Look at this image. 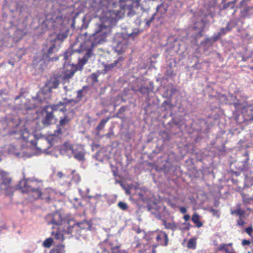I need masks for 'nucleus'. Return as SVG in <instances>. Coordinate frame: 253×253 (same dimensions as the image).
Returning a JSON list of instances; mask_svg holds the SVG:
<instances>
[{"label":"nucleus","instance_id":"f257e3e1","mask_svg":"<svg viewBox=\"0 0 253 253\" xmlns=\"http://www.w3.org/2000/svg\"><path fill=\"white\" fill-rule=\"evenodd\" d=\"M38 182L33 179H22L19 184L12 185V178L9 176L8 172L4 170L0 171V195L2 193L7 196L12 195L16 190H21L22 193L31 192L36 189Z\"/></svg>","mask_w":253,"mask_h":253},{"label":"nucleus","instance_id":"f03ea898","mask_svg":"<svg viewBox=\"0 0 253 253\" xmlns=\"http://www.w3.org/2000/svg\"><path fill=\"white\" fill-rule=\"evenodd\" d=\"M109 29V27L104 24L97 25L95 33L90 39L84 41L81 44L80 49L82 51H86V52L82 58L79 59L78 64L79 66L82 68L86 63L88 58L93 55V49L94 47L105 41Z\"/></svg>","mask_w":253,"mask_h":253},{"label":"nucleus","instance_id":"7ed1b4c3","mask_svg":"<svg viewBox=\"0 0 253 253\" xmlns=\"http://www.w3.org/2000/svg\"><path fill=\"white\" fill-rule=\"evenodd\" d=\"M59 81L57 77H51L48 83L37 93L36 100L40 103H47L51 97L52 89L56 88L59 84Z\"/></svg>","mask_w":253,"mask_h":253},{"label":"nucleus","instance_id":"20e7f679","mask_svg":"<svg viewBox=\"0 0 253 253\" xmlns=\"http://www.w3.org/2000/svg\"><path fill=\"white\" fill-rule=\"evenodd\" d=\"M57 216L60 217V214L55 215L54 217L50 221L49 223L59 225L58 231L56 232H52V234L54 235V238L59 240V241H63L64 240V234H69L73 233L74 226H70L69 222L66 220L57 221L55 219L56 216Z\"/></svg>","mask_w":253,"mask_h":253},{"label":"nucleus","instance_id":"39448f33","mask_svg":"<svg viewBox=\"0 0 253 253\" xmlns=\"http://www.w3.org/2000/svg\"><path fill=\"white\" fill-rule=\"evenodd\" d=\"M58 48L56 46L55 41H51V40H47L43 44V46L42 49V58L48 61H56L58 60L57 57H54L53 54L57 52Z\"/></svg>","mask_w":253,"mask_h":253},{"label":"nucleus","instance_id":"423d86ee","mask_svg":"<svg viewBox=\"0 0 253 253\" xmlns=\"http://www.w3.org/2000/svg\"><path fill=\"white\" fill-rule=\"evenodd\" d=\"M233 105L236 110L241 111L245 121L253 120V105L247 102H240L239 100L234 101Z\"/></svg>","mask_w":253,"mask_h":253},{"label":"nucleus","instance_id":"0eeeda50","mask_svg":"<svg viewBox=\"0 0 253 253\" xmlns=\"http://www.w3.org/2000/svg\"><path fill=\"white\" fill-rule=\"evenodd\" d=\"M168 6L166 3H162L158 5L157 7L156 12L153 14L149 19L146 20V25L149 27L155 19V17L158 20L164 17L168 10Z\"/></svg>","mask_w":253,"mask_h":253},{"label":"nucleus","instance_id":"6e6552de","mask_svg":"<svg viewBox=\"0 0 253 253\" xmlns=\"http://www.w3.org/2000/svg\"><path fill=\"white\" fill-rule=\"evenodd\" d=\"M238 7L243 8L240 11L241 16L247 17L253 10V0H242L240 2Z\"/></svg>","mask_w":253,"mask_h":253},{"label":"nucleus","instance_id":"1a4fd4ad","mask_svg":"<svg viewBox=\"0 0 253 253\" xmlns=\"http://www.w3.org/2000/svg\"><path fill=\"white\" fill-rule=\"evenodd\" d=\"M71 119L67 116H65L61 118L57 126V129L54 130V135L58 136L65 131V126L68 125Z\"/></svg>","mask_w":253,"mask_h":253},{"label":"nucleus","instance_id":"9d476101","mask_svg":"<svg viewBox=\"0 0 253 253\" xmlns=\"http://www.w3.org/2000/svg\"><path fill=\"white\" fill-rule=\"evenodd\" d=\"M31 192L32 193V196L35 199L41 198L42 199L45 200L47 202H49L51 200V198L48 194L42 193L38 187Z\"/></svg>","mask_w":253,"mask_h":253},{"label":"nucleus","instance_id":"9b49d317","mask_svg":"<svg viewBox=\"0 0 253 253\" xmlns=\"http://www.w3.org/2000/svg\"><path fill=\"white\" fill-rule=\"evenodd\" d=\"M242 156L245 158V159L244 161L241 162V165L239 166V169L242 171H246L250 168L249 163L250 157L249 153L248 152H246L242 155Z\"/></svg>","mask_w":253,"mask_h":253},{"label":"nucleus","instance_id":"f8f14e48","mask_svg":"<svg viewBox=\"0 0 253 253\" xmlns=\"http://www.w3.org/2000/svg\"><path fill=\"white\" fill-rule=\"evenodd\" d=\"M26 34L27 32L24 30L18 28L14 31L11 37L13 42H18L21 40Z\"/></svg>","mask_w":253,"mask_h":253},{"label":"nucleus","instance_id":"ddd939ff","mask_svg":"<svg viewBox=\"0 0 253 253\" xmlns=\"http://www.w3.org/2000/svg\"><path fill=\"white\" fill-rule=\"evenodd\" d=\"M68 105L69 103L60 101L56 104L51 105V108L53 112L58 111L64 113L67 111L66 107Z\"/></svg>","mask_w":253,"mask_h":253},{"label":"nucleus","instance_id":"4468645a","mask_svg":"<svg viewBox=\"0 0 253 253\" xmlns=\"http://www.w3.org/2000/svg\"><path fill=\"white\" fill-rule=\"evenodd\" d=\"M46 112V115L42 120V123L44 126H49L52 124L54 119L52 110L51 112Z\"/></svg>","mask_w":253,"mask_h":253},{"label":"nucleus","instance_id":"2eb2a0df","mask_svg":"<svg viewBox=\"0 0 253 253\" xmlns=\"http://www.w3.org/2000/svg\"><path fill=\"white\" fill-rule=\"evenodd\" d=\"M72 226H74L73 228H80L82 230H84L86 231L90 230L92 227V224L88 221L84 220L81 222H79L76 225H72Z\"/></svg>","mask_w":253,"mask_h":253},{"label":"nucleus","instance_id":"dca6fc26","mask_svg":"<svg viewBox=\"0 0 253 253\" xmlns=\"http://www.w3.org/2000/svg\"><path fill=\"white\" fill-rule=\"evenodd\" d=\"M162 221L163 224L164 225L165 228L167 229H170L174 231L178 229V224L175 223L174 221L172 222H168L164 219L162 220Z\"/></svg>","mask_w":253,"mask_h":253},{"label":"nucleus","instance_id":"f3484780","mask_svg":"<svg viewBox=\"0 0 253 253\" xmlns=\"http://www.w3.org/2000/svg\"><path fill=\"white\" fill-rule=\"evenodd\" d=\"M246 213V211L242 210L240 208V204L237 205V208L235 210L231 211V214L232 215H236L239 217H244Z\"/></svg>","mask_w":253,"mask_h":253},{"label":"nucleus","instance_id":"a211bd4d","mask_svg":"<svg viewBox=\"0 0 253 253\" xmlns=\"http://www.w3.org/2000/svg\"><path fill=\"white\" fill-rule=\"evenodd\" d=\"M232 245L233 244L231 243L229 244H221L217 247V250L218 251H224L226 253H228L230 251V250H233V249L232 247Z\"/></svg>","mask_w":253,"mask_h":253},{"label":"nucleus","instance_id":"6ab92c4d","mask_svg":"<svg viewBox=\"0 0 253 253\" xmlns=\"http://www.w3.org/2000/svg\"><path fill=\"white\" fill-rule=\"evenodd\" d=\"M74 157L78 161L84 160V153L83 151L73 150Z\"/></svg>","mask_w":253,"mask_h":253},{"label":"nucleus","instance_id":"aec40b11","mask_svg":"<svg viewBox=\"0 0 253 253\" xmlns=\"http://www.w3.org/2000/svg\"><path fill=\"white\" fill-rule=\"evenodd\" d=\"M50 253H65V246L63 244H59L56 246L51 251Z\"/></svg>","mask_w":253,"mask_h":253},{"label":"nucleus","instance_id":"412c9836","mask_svg":"<svg viewBox=\"0 0 253 253\" xmlns=\"http://www.w3.org/2000/svg\"><path fill=\"white\" fill-rule=\"evenodd\" d=\"M191 220L193 223L196 224V226L198 228H200L202 226L203 223L200 221V216L197 213H195L192 215Z\"/></svg>","mask_w":253,"mask_h":253},{"label":"nucleus","instance_id":"4be33fe9","mask_svg":"<svg viewBox=\"0 0 253 253\" xmlns=\"http://www.w3.org/2000/svg\"><path fill=\"white\" fill-rule=\"evenodd\" d=\"M120 61H123V59L122 58H119L118 60H115L114 61V62L111 63V64L105 65L104 66L105 71L108 72V71L111 70V69H112L115 67H116L118 65V63H119V62Z\"/></svg>","mask_w":253,"mask_h":253},{"label":"nucleus","instance_id":"5701e85b","mask_svg":"<svg viewBox=\"0 0 253 253\" xmlns=\"http://www.w3.org/2000/svg\"><path fill=\"white\" fill-rule=\"evenodd\" d=\"M110 119V117H108L106 119H103L99 123V124L97 125V126L96 127V130L98 132H100L101 130H102L104 127L105 126L106 123L109 121V120Z\"/></svg>","mask_w":253,"mask_h":253},{"label":"nucleus","instance_id":"b1692460","mask_svg":"<svg viewBox=\"0 0 253 253\" xmlns=\"http://www.w3.org/2000/svg\"><path fill=\"white\" fill-rule=\"evenodd\" d=\"M75 74V71L74 70H66L63 75V80L66 81L69 80L72 78Z\"/></svg>","mask_w":253,"mask_h":253},{"label":"nucleus","instance_id":"393cba45","mask_svg":"<svg viewBox=\"0 0 253 253\" xmlns=\"http://www.w3.org/2000/svg\"><path fill=\"white\" fill-rule=\"evenodd\" d=\"M67 37V35L65 33H60L57 34L56 37L53 40H51V41H55V43L58 41L62 42L64 39H65Z\"/></svg>","mask_w":253,"mask_h":253},{"label":"nucleus","instance_id":"a878e982","mask_svg":"<svg viewBox=\"0 0 253 253\" xmlns=\"http://www.w3.org/2000/svg\"><path fill=\"white\" fill-rule=\"evenodd\" d=\"M124 46L125 45L123 44L121 42L118 41L117 42V45L116 46V51L120 54H122V53L124 52Z\"/></svg>","mask_w":253,"mask_h":253},{"label":"nucleus","instance_id":"bb28decb","mask_svg":"<svg viewBox=\"0 0 253 253\" xmlns=\"http://www.w3.org/2000/svg\"><path fill=\"white\" fill-rule=\"evenodd\" d=\"M187 247L188 249H195L196 248V240L195 238H191L188 242Z\"/></svg>","mask_w":253,"mask_h":253},{"label":"nucleus","instance_id":"cd10ccee","mask_svg":"<svg viewBox=\"0 0 253 253\" xmlns=\"http://www.w3.org/2000/svg\"><path fill=\"white\" fill-rule=\"evenodd\" d=\"M53 243V239L52 238L46 239L42 243V246L44 248H49Z\"/></svg>","mask_w":253,"mask_h":253},{"label":"nucleus","instance_id":"c85d7f7f","mask_svg":"<svg viewBox=\"0 0 253 253\" xmlns=\"http://www.w3.org/2000/svg\"><path fill=\"white\" fill-rule=\"evenodd\" d=\"M30 136V133L26 129L20 132V137L25 141H28V138Z\"/></svg>","mask_w":253,"mask_h":253},{"label":"nucleus","instance_id":"c756f323","mask_svg":"<svg viewBox=\"0 0 253 253\" xmlns=\"http://www.w3.org/2000/svg\"><path fill=\"white\" fill-rule=\"evenodd\" d=\"M236 0L228 2L223 5L222 9H226L230 7L231 9H234L235 8Z\"/></svg>","mask_w":253,"mask_h":253},{"label":"nucleus","instance_id":"7c9ffc66","mask_svg":"<svg viewBox=\"0 0 253 253\" xmlns=\"http://www.w3.org/2000/svg\"><path fill=\"white\" fill-rule=\"evenodd\" d=\"M209 211L211 212L213 216H216L217 218H219L220 216V211L219 210H215L212 208H211L208 210Z\"/></svg>","mask_w":253,"mask_h":253},{"label":"nucleus","instance_id":"2f4dec72","mask_svg":"<svg viewBox=\"0 0 253 253\" xmlns=\"http://www.w3.org/2000/svg\"><path fill=\"white\" fill-rule=\"evenodd\" d=\"M138 91L143 94L149 93V88L147 86H141L138 89Z\"/></svg>","mask_w":253,"mask_h":253},{"label":"nucleus","instance_id":"473e14b6","mask_svg":"<svg viewBox=\"0 0 253 253\" xmlns=\"http://www.w3.org/2000/svg\"><path fill=\"white\" fill-rule=\"evenodd\" d=\"M230 31V29L229 28L228 26H227L225 28H221L220 31L218 32L219 35H221V36L223 35H225L228 32Z\"/></svg>","mask_w":253,"mask_h":253},{"label":"nucleus","instance_id":"72a5a7b5","mask_svg":"<svg viewBox=\"0 0 253 253\" xmlns=\"http://www.w3.org/2000/svg\"><path fill=\"white\" fill-rule=\"evenodd\" d=\"M98 75L95 73L91 74L90 76V79L93 83H96L98 82Z\"/></svg>","mask_w":253,"mask_h":253},{"label":"nucleus","instance_id":"f704fd0d","mask_svg":"<svg viewBox=\"0 0 253 253\" xmlns=\"http://www.w3.org/2000/svg\"><path fill=\"white\" fill-rule=\"evenodd\" d=\"M118 206L123 211H126L128 208L127 205L126 203L123 202H119L118 204Z\"/></svg>","mask_w":253,"mask_h":253},{"label":"nucleus","instance_id":"c9c22d12","mask_svg":"<svg viewBox=\"0 0 253 253\" xmlns=\"http://www.w3.org/2000/svg\"><path fill=\"white\" fill-rule=\"evenodd\" d=\"M152 234H153V232H149V233H148L147 234H145V236H144L145 239L147 241H151V240H152L153 239H155V237H154L152 236Z\"/></svg>","mask_w":253,"mask_h":253},{"label":"nucleus","instance_id":"e433bc0d","mask_svg":"<svg viewBox=\"0 0 253 253\" xmlns=\"http://www.w3.org/2000/svg\"><path fill=\"white\" fill-rule=\"evenodd\" d=\"M243 217H239L237 220V225L238 226H241L243 227L245 224V221L242 219Z\"/></svg>","mask_w":253,"mask_h":253},{"label":"nucleus","instance_id":"4c0bfd02","mask_svg":"<svg viewBox=\"0 0 253 253\" xmlns=\"http://www.w3.org/2000/svg\"><path fill=\"white\" fill-rule=\"evenodd\" d=\"M83 88L77 91V98L79 101H80L83 97Z\"/></svg>","mask_w":253,"mask_h":253},{"label":"nucleus","instance_id":"58836bf2","mask_svg":"<svg viewBox=\"0 0 253 253\" xmlns=\"http://www.w3.org/2000/svg\"><path fill=\"white\" fill-rule=\"evenodd\" d=\"M109 14L112 15V18L115 20H117L120 17L119 14L115 13L114 11H110Z\"/></svg>","mask_w":253,"mask_h":253},{"label":"nucleus","instance_id":"ea45409f","mask_svg":"<svg viewBox=\"0 0 253 253\" xmlns=\"http://www.w3.org/2000/svg\"><path fill=\"white\" fill-rule=\"evenodd\" d=\"M245 232L251 237L252 236V233L253 232V227L251 226L245 229Z\"/></svg>","mask_w":253,"mask_h":253},{"label":"nucleus","instance_id":"a19ab883","mask_svg":"<svg viewBox=\"0 0 253 253\" xmlns=\"http://www.w3.org/2000/svg\"><path fill=\"white\" fill-rule=\"evenodd\" d=\"M126 106H122L118 110L116 116L117 117H118V115L120 114H122L123 113H124L125 111H126Z\"/></svg>","mask_w":253,"mask_h":253},{"label":"nucleus","instance_id":"79ce46f5","mask_svg":"<svg viewBox=\"0 0 253 253\" xmlns=\"http://www.w3.org/2000/svg\"><path fill=\"white\" fill-rule=\"evenodd\" d=\"M203 28L195 35V38H200L203 36Z\"/></svg>","mask_w":253,"mask_h":253},{"label":"nucleus","instance_id":"37998d69","mask_svg":"<svg viewBox=\"0 0 253 253\" xmlns=\"http://www.w3.org/2000/svg\"><path fill=\"white\" fill-rule=\"evenodd\" d=\"M251 242L250 240H248L246 239H244L242 241V245L243 246H249L251 244Z\"/></svg>","mask_w":253,"mask_h":253},{"label":"nucleus","instance_id":"c03bdc74","mask_svg":"<svg viewBox=\"0 0 253 253\" xmlns=\"http://www.w3.org/2000/svg\"><path fill=\"white\" fill-rule=\"evenodd\" d=\"M179 211H180V212L183 213V214H184V213H185L187 212L186 209L185 208H184V207H180Z\"/></svg>","mask_w":253,"mask_h":253},{"label":"nucleus","instance_id":"a18cd8bd","mask_svg":"<svg viewBox=\"0 0 253 253\" xmlns=\"http://www.w3.org/2000/svg\"><path fill=\"white\" fill-rule=\"evenodd\" d=\"M56 175H57V176L59 178H61L63 177L64 176H65V175L61 171H58Z\"/></svg>","mask_w":253,"mask_h":253},{"label":"nucleus","instance_id":"49530a36","mask_svg":"<svg viewBox=\"0 0 253 253\" xmlns=\"http://www.w3.org/2000/svg\"><path fill=\"white\" fill-rule=\"evenodd\" d=\"M190 218V215L188 214H185L183 216V219L186 221H188Z\"/></svg>","mask_w":253,"mask_h":253},{"label":"nucleus","instance_id":"de8ad7c7","mask_svg":"<svg viewBox=\"0 0 253 253\" xmlns=\"http://www.w3.org/2000/svg\"><path fill=\"white\" fill-rule=\"evenodd\" d=\"M122 6V10L126 11V9H129V5H121Z\"/></svg>","mask_w":253,"mask_h":253},{"label":"nucleus","instance_id":"09e8293b","mask_svg":"<svg viewBox=\"0 0 253 253\" xmlns=\"http://www.w3.org/2000/svg\"><path fill=\"white\" fill-rule=\"evenodd\" d=\"M221 36V35H219V33H218L217 34V35L214 37V38H213L214 41L218 40Z\"/></svg>","mask_w":253,"mask_h":253},{"label":"nucleus","instance_id":"8fccbe9b","mask_svg":"<svg viewBox=\"0 0 253 253\" xmlns=\"http://www.w3.org/2000/svg\"><path fill=\"white\" fill-rule=\"evenodd\" d=\"M135 232L137 233H140L141 232H144V231L143 230L141 229L140 228H138V229H136Z\"/></svg>","mask_w":253,"mask_h":253},{"label":"nucleus","instance_id":"3c124183","mask_svg":"<svg viewBox=\"0 0 253 253\" xmlns=\"http://www.w3.org/2000/svg\"><path fill=\"white\" fill-rule=\"evenodd\" d=\"M233 175L238 176L240 175V173L237 171H233Z\"/></svg>","mask_w":253,"mask_h":253},{"label":"nucleus","instance_id":"603ef678","mask_svg":"<svg viewBox=\"0 0 253 253\" xmlns=\"http://www.w3.org/2000/svg\"><path fill=\"white\" fill-rule=\"evenodd\" d=\"M248 58H249V57H243L242 58V61L245 62L248 60Z\"/></svg>","mask_w":253,"mask_h":253},{"label":"nucleus","instance_id":"864d4df0","mask_svg":"<svg viewBox=\"0 0 253 253\" xmlns=\"http://www.w3.org/2000/svg\"><path fill=\"white\" fill-rule=\"evenodd\" d=\"M108 3H114L115 1L114 0H106Z\"/></svg>","mask_w":253,"mask_h":253},{"label":"nucleus","instance_id":"5fc2aeb1","mask_svg":"<svg viewBox=\"0 0 253 253\" xmlns=\"http://www.w3.org/2000/svg\"><path fill=\"white\" fill-rule=\"evenodd\" d=\"M7 20L9 23V27H12L13 25V23L10 20H8V19Z\"/></svg>","mask_w":253,"mask_h":253},{"label":"nucleus","instance_id":"6e6d98bb","mask_svg":"<svg viewBox=\"0 0 253 253\" xmlns=\"http://www.w3.org/2000/svg\"><path fill=\"white\" fill-rule=\"evenodd\" d=\"M137 35V33H131V34L129 35V36H130H130H132V37H133V38H134V36H136Z\"/></svg>","mask_w":253,"mask_h":253},{"label":"nucleus","instance_id":"4d7b16f0","mask_svg":"<svg viewBox=\"0 0 253 253\" xmlns=\"http://www.w3.org/2000/svg\"><path fill=\"white\" fill-rule=\"evenodd\" d=\"M186 224L187 225V227L186 229H189L190 228V226H191V224L189 223H187Z\"/></svg>","mask_w":253,"mask_h":253},{"label":"nucleus","instance_id":"13d9d810","mask_svg":"<svg viewBox=\"0 0 253 253\" xmlns=\"http://www.w3.org/2000/svg\"><path fill=\"white\" fill-rule=\"evenodd\" d=\"M232 181H233V183H234V184H237V181L236 180L232 179Z\"/></svg>","mask_w":253,"mask_h":253},{"label":"nucleus","instance_id":"bf43d9fd","mask_svg":"<svg viewBox=\"0 0 253 253\" xmlns=\"http://www.w3.org/2000/svg\"><path fill=\"white\" fill-rule=\"evenodd\" d=\"M218 205H219L218 202H215V203H214V206L215 207H218Z\"/></svg>","mask_w":253,"mask_h":253},{"label":"nucleus","instance_id":"052dcab7","mask_svg":"<svg viewBox=\"0 0 253 253\" xmlns=\"http://www.w3.org/2000/svg\"><path fill=\"white\" fill-rule=\"evenodd\" d=\"M247 68L250 69H251V70H253V67H252V66H250L248 65L247 66Z\"/></svg>","mask_w":253,"mask_h":253},{"label":"nucleus","instance_id":"680f3d73","mask_svg":"<svg viewBox=\"0 0 253 253\" xmlns=\"http://www.w3.org/2000/svg\"><path fill=\"white\" fill-rule=\"evenodd\" d=\"M228 253H236L235 252L230 251Z\"/></svg>","mask_w":253,"mask_h":253},{"label":"nucleus","instance_id":"e2e57ef3","mask_svg":"<svg viewBox=\"0 0 253 253\" xmlns=\"http://www.w3.org/2000/svg\"><path fill=\"white\" fill-rule=\"evenodd\" d=\"M48 107V106H46L45 108H44V110L45 111V109L46 108H47Z\"/></svg>","mask_w":253,"mask_h":253},{"label":"nucleus","instance_id":"0e129e2a","mask_svg":"<svg viewBox=\"0 0 253 253\" xmlns=\"http://www.w3.org/2000/svg\"><path fill=\"white\" fill-rule=\"evenodd\" d=\"M106 135H107L108 137H109L110 134H109V133H107V134H106Z\"/></svg>","mask_w":253,"mask_h":253},{"label":"nucleus","instance_id":"69168bd1","mask_svg":"<svg viewBox=\"0 0 253 253\" xmlns=\"http://www.w3.org/2000/svg\"><path fill=\"white\" fill-rule=\"evenodd\" d=\"M132 1H135L136 2H138L139 0H132Z\"/></svg>","mask_w":253,"mask_h":253},{"label":"nucleus","instance_id":"338daca9","mask_svg":"<svg viewBox=\"0 0 253 253\" xmlns=\"http://www.w3.org/2000/svg\"><path fill=\"white\" fill-rule=\"evenodd\" d=\"M125 11L123 12H122V14H125Z\"/></svg>","mask_w":253,"mask_h":253},{"label":"nucleus","instance_id":"774afa93","mask_svg":"<svg viewBox=\"0 0 253 253\" xmlns=\"http://www.w3.org/2000/svg\"><path fill=\"white\" fill-rule=\"evenodd\" d=\"M64 88H65V89H67V87H66V86H65V87H64Z\"/></svg>","mask_w":253,"mask_h":253}]
</instances>
